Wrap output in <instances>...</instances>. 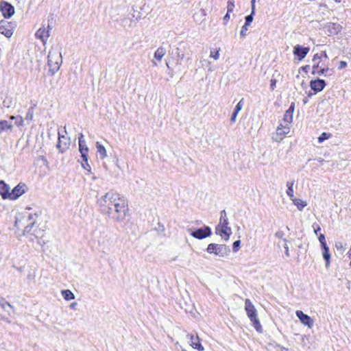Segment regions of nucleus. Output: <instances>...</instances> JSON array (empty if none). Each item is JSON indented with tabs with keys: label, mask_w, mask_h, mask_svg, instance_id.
Instances as JSON below:
<instances>
[{
	"label": "nucleus",
	"mask_w": 351,
	"mask_h": 351,
	"mask_svg": "<svg viewBox=\"0 0 351 351\" xmlns=\"http://www.w3.org/2000/svg\"><path fill=\"white\" fill-rule=\"evenodd\" d=\"M319 56L322 57V60H324V62L328 59V55L326 51H322Z\"/></svg>",
	"instance_id": "obj_47"
},
{
	"label": "nucleus",
	"mask_w": 351,
	"mask_h": 351,
	"mask_svg": "<svg viewBox=\"0 0 351 351\" xmlns=\"http://www.w3.org/2000/svg\"><path fill=\"white\" fill-rule=\"evenodd\" d=\"M324 28L326 29L330 36L337 35L341 32L342 26L339 23H328L325 25Z\"/></svg>",
	"instance_id": "obj_16"
},
{
	"label": "nucleus",
	"mask_w": 351,
	"mask_h": 351,
	"mask_svg": "<svg viewBox=\"0 0 351 351\" xmlns=\"http://www.w3.org/2000/svg\"><path fill=\"white\" fill-rule=\"evenodd\" d=\"M253 16L254 14H252V11L251 12V14L250 15H247L245 16V26H250L251 23L253 21Z\"/></svg>",
	"instance_id": "obj_38"
},
{
	"label": "nucleus",
	"mask_w": 351,
	"mask_h": 351,
	"mask_svg": "<svg viewBox=\"0 0 351 351\" xmlns=\"http://www.w3.org/2000/svg\"><path fill=\"white\" fill-rule=\"evenodd\" d=\"M189 230L191 232V235L197 239H203L210 237L212 234L211 228L208 226H204V228L195 229L193 230L189 229Z\"/></svg>",
	"instance_id": "obj_8"
},
{
	"label": "nucleus",
	"mask_w": 351,
	"mask_h": 351,
	"mask_svg": "<svg viewBox=\"0 0 351 351\" xmlns=\"http://www.w3.org/2000/svg\"><path fill=\"white\" fill-rule=\"evenodd\" d=\"M49 30V25L47 26V29L44 27H40L37 30L35 36L37 38L40 39L43 43L45 45L50 36Z\"/></svg>",
	"instance_id": "obj_14"
},
{
	"label": "nucleus",
	"mask_w": 351,
	"mask_h": 351,
	"mask_svg": "<svg viewBox=\"0 0 351 351\" xmlns=\"http://www.w3.org/2000/svg\"><path fill=\"white\" fill-rule=\"evenodd\" d=\"M323 89H312L313 92L310 91L308 94V97H311L313 95H315L318 91H321Z\"/></svg>",
	"instance_id": "obj_50"
},
{
	"label": "nucleus",
	"mask_w": 351,
	"mask_h": 351,
	"mask_svg": "<svg viewBox=\"0 0 351 351\" xmlns=\"http://www.w3.org/2000/svg\"><path fill=\"white\" fill-rule=\"evenodd\" d=\"M295 314L303 324L307 326L308 328H311L313 326V321L310 316L304 314L302 311H297Z\"/></svg>",
	"instance_id": "obj_15"
},
{
	"label": "nucleus",
	"mask_w": 351,
	"mask_h": 351,
	"mask_svg": "<svg viewBox=\"0 0 351 351\" xmlns=\"http://www.w3.org/2000/svg\"><path fill=\"white\" fill-rule=\"evenodd\" d=\"M293 184H294V181H288L287 182V189L289 188H293Z\"/></svg>",
	"instance_id": "obj_55"
},
{
	"label": "nucleus",
	"mask_w": 351,
	"mask_h": 351,
	"mask_svg": "<svg viewBox=\"0 0 351 351\" xmlns=\"http://www.w3.org/2000/svg\"><path fill=\"white\" fill-rule=\"evenodd\" d=\"M282 351H287V349H286V348H282Z\"/></svg>",
	"instance_id": "obj_64"
},
{
	"label": "nucleus",
	"mask_w": 351,
	"mask_h": 351,
	"mask_svg": "<svg viewBox=\"0 0 351 351\" xmlns=\"http://www.w3.org/2000/svg\"><path fill=\"white\" fill-rule=\"evenodd\" d=\"M255 3L256 0H251L252 14H255Z\"/></svg>",
	"instance_id": "obj_54"
},
{
	"label": "nucleus",
	"mask_w": 351,
	"mask_h": 351,
	"mask_svg": "<svg viewBox=\"0 0 351 351\" xmlns=\"http://www.w3.org/2000/svg\"><path fill=\"white\" fill-rule=\"evenodd\" d=\"M166 53V49L163 47H159L154 53V58L158 61H161Z\"/></svg>",
	"instance_id": "obj_24"
},
{
	"label": "nucleus",
	"mask_w": 351,
	"mask_h": 351,
	"mask_svg": "<svg viewBox=\"0 0 351 351\" xmlns=\"http://www.w3.org/2000/svg\"><path fill=\"white\" fill-rule=\"evenodd\" d=\"M131 20L127 17H123L120 20V24L124 27H131Z\"/></svg>",
	"instance_id": "obj_32"
},
{
	"label": "nucleus",
	"mask_w": 351,
	"mask_h": 351,
	"mask_svg": "<svg viewBox=\"0 0 351 351\" xmlns=\"http://www.w3.org/2000/svg\"><path fill=\"white\" fill-rule=\"evenodd\" d=\"M322 256L326 261V267L328 268L330 263V254L328 245L322 246Z\"/></svg>",
	"instance_id": "obj_23"
},
{
	"label": "nucleus",
	"mask_w": 351,
	"mask_h": 351,
	"mask_svg": "<svg viewBox=\"0 0 351 351\" xmlns=\"http://www.w3.org/2000/svg\"><path fill=\"white\" fill-rule=\"evenodd\" d=\"M332 136V134L329 132H322L318 137V143H322L325 140L330 138Z\"/></svg>",
	"instance_id": "obj_31"
},
{
	"label": "nucleus",
	"mask_w": 351,
	"mask_h": 351,
	"mask_svg": "<svg viewBox=\"0 0 351 351\" xmlns=\"http://www.w3.org/2000/svg\"><path fill=\"white\" fill-rule=\"evenodd\" d=\"M34 107H31L28 109V111L25 116V119L28 121H30L33 119L34 117Z\"/></svg>",
	"instance_id": "obj_34"
},
{
	"label": "nucleus",
	"mask_w": 351,
	"mask_h": 351,
	"mask_svg": "<svg viewBox=\"0 0 351 351\" xmlns=\"http://www.w3.org/2000/svg\"><path fill=\"white\" fill-rule=\"evenodd\" d=\"M80 141H85L84 139V135L82 133L80 134V136L78 137V143H80Z\"/></svg>",
	"instance_id": "obj_56"
},
{
	"label": "nucleus",
	"mask_w": 351,
	"mask_h": 351,
	"mask_svg": "<svg viewBox=\"0 0 351 351\" xmlns=\"http://www.w3.org/2000/svg\"><path fill=\"white\" fill-rule=\"evenodd\" d=\"M62 63V58L60 49L58 47H51L48 54L47 64L49 66V72L53 75L59 69Z\"/></svg>",
	"instance_id": "obj_3"
},
{
	"label": "nucleus",
	"mask_w": 351,
	"mask_h": 351,
	"mask_svg": "<svg viewBox=\"0 0 351 351\" xmlns=\"http://www.w3.org/2000/svg\"><path fill=\"white\" fill-rule=\"evenodd\" d=\"M10 119H12V120L15 119L16 120L15 124L18 126H21L23 123V119L22 118V117L11 116Z\"/></svg>",
	"instance_id": "obj_35"
},
{
	"label": "nucleus",
	"mask_w": 351,
	"mask_h": 351,
	"mask_svg": "<svg viewBox=\"0 0 351 351\" xmlns=\"http://www.w3.org/2000/svg\"><path fill=\"white\" fill-rule=\"evenodd\" d=\"M303 102H304V104H306L308 102V99L307 98H304L303 99Z\"/></svg>",
	"instance_id": "obj_61"
},
{
	"label": "nucleus",
	"mask_w": 351,
	"mask_h": 351,
	"mask_svg": "<svg viewBox=\"0 0 351 351\" xmlns=\"http://www.w3.org/2000/svg\"><path fill=\"white\" fill-rule=\"evenodd\" d=\"M285 236V233L282 230H278L276 233H275V237L277 238V239H282L283 241V239H285L284 237Z\"/></svg>",
	"instance_id": "obj_41"
},
{
	"label": "nucleus",
	"mask_w": 351,
	"mask_h": 351,
	"mask_svg": "<svg viewBox=\"0 0 351 351\" xmlns=\"http://www.w3.org/2000/svg\"><path fill=\"white\" fill-rule=\"evenodd\" d=\"M77 305V303L76 302H73L70 304V307L71 308H75V306Z\"/></svg>",
	"instance_id": "obj_59"
},
{
	"label": "nucleus",
	"mask_w": 351,
	"mask_h": 351,
	"mask_svg": "<svg viewBox=\"0 0 351 351\" xmlns=\"http://www.w3.org/2000/svg\"><path fill=\"white\" fill-rule=\"evenodd\" d=\"M61 293L65 300L69 301L75 298L74 294L69 289L62 290Z\"/></svg>",
	"instance_id": "obj_28"
},
{
	"label": "nucleus",
	"mask_w": 351,
	"mask_h": 351,
	"mask_svg": "<svg viewBox=\"0 0 351 351\" xmlns=\"http://www.w3.org/2000/svg\"><path fill=\"white\" fill-rule=\"evenodd\" d=\"M309 67H310V66H309L308 65H307V66H306L304 67V69H309Z\"/></svg>",
	"instance_id": "obj_63"
},
{
	"label": "nucleus",
	"mask_w": 351,
	"mask_h": 351,
	"mask_svg": "<svg viewBox=\"0 0 351 351\" xmlns=\"http://www.w3.org/2000/svg\"><path fill=\"white\" fill-rule=\"evenodd\" d=\"M313 74H325L327 75L330 70L324 62V60H322V57L319 56V53L314 55L313 59Z\"/></svg>",
	"instance_id": "obj_5"
},
{
	"label": "nucleus",
	"mask_w": 351,
	"mask_h": 351,
	"mask_svg": "<svg viewBox=\"0 0 351 351\" xmlns=\"http://www.w3.org/2000/svg\"><path fill=\"white\" fill-rule=\"evenodd\" d=\"M0 10L5 19L10 18L14 14V8L7 1L0 3Z\"/></svg>",
	"instance_id": "obj_11"
},
{
	"label": "nucleus",
	"mask_w": 351,
	"mask_h": 351,
	"mask_svg": "<svg viewBox=\"0 0 351 351\" xmlns=\"http://www.w3.org/2000/svg\"><path fill=\"white\" fill-rule=\"evenodd\" d=\"M237 114H238V112H234H234L232 113V117H231V118H230V121H231L232 123H234V122L235 121Z\"/></svg>",
	"instance_id": "obj_53"
},
{
	"label": "nucleus",
	"mask_w": 351,
	"mask_h": 351,
	"mask_svg": "<svg viewBox=\"0 0 351 351\" xmlns=\"http://www.w3.org/2000/svg\"><path fill=\"white\" fill-rule=\"evenodd\" d=\"M245 310L256 330L258 332H262L263 328L257 317L256 309L249 299L245 300Z\"/></svg>",
	"instance_id": "obj_4"
},
{
	"label": "nucleus",
	"mask_w": 351,
	"mask_h": 351,
	"mask_svg": "<svg viewBox=\"0 0 351 351\" xmlns=\"http://www.w3.org/2000/svg\"><path fill=\"white\" fill-rule=\"evenodd\" d=\"M201 12H202V16H204V15H205L204 10H202L201 11Z\"/></svg>",
	"instance_id": "obj_62"
},
{
	"label": "nucleus",
	"mask_w": 351,
	"mask_h": 351,
	"mask_svg": "<svg viewBox=\"0 0 351 351\" xmlns=\"http://www.w3.org/2000/svg\"><path fill=\"white\" fill-rule=\"evenodd\" d=\"M191 345L193 348L198 350L199 351H203L204 347L200 343V339L197 335H190Z\"/></svg>",
	"instance_id": "obj_19"
},
{
	"label": "nucleus",
	"mask_w": 351,
	"mask_h": 351,
	"mask_svg": "<svg viewBox=\"0 0 351 351\" xmlns=\"http://www.w3.org/2000/svg\"><path fill=\"white\" fill-rule=\"evenodd\" d=\"M326 86L324 80H311L310 82L311 88H324Z\"/></svg>",
	"instance_id": "obj_25"
},
{
	"label": "nucleus",
	"mask_w": 351,
	"mask_h": 351,
	"mask_svg": "<svg viewBox=\"0 0 351 351\" xmlns=\"http://www.w3.org/2000/svg\"><path fill=\"white\" fill-rule=\"evenodd\" d=\"M290 132L289 125L280 123L277 127L276 133L273 134L272 139L276 142H280L283 138Z\"/></svg>",
	"instance_id": "obj_7"
},
{
	"label": "nucleus",
	"mask_w": 351,
	"mask_h": 351,
	"mask_svg": "<svg viewBox=\"0 0 351 351\" xmlns=\"http://www.w3.org/2000/svg\"><path fill=\"white\" fill-rule=\"evenodd\" d=\"M347 66V63L345 61H341L339 62V66L338 67L339 69H344L345 67H346Z\"/></svg>",
	"instance_id": "obj_51"
},
{
	"label": "nucleus",
	"mask_w": 351,
	"mask_h": 351,
	"mask_svg": "<svg viewBox=\"0 0 351 351\" xmlns=\"http://www.w3.org/2000/svg\"><path fill=\"white\" fill-rule=\"evenodd\" d=\"M38 217V213L32 212L30 208H26L23 213H19L15 219L17 236H25L32 242H34V238L43 237V231L34 227Z\"/></svg>",
	"instance_id": "obj_2"
},
{
	"label": "nucleus",
	"mask_w": 351,
	"mask_h": 351,
	"mask_svg": "<svg viewBox=\"0 0 351 351\" xmlns=\"http://www.w3.org/2000/svg\"><path fill=\"white\" fill-rule=\"evenodd\" d=\"M0 195L3 199H10V186L3 180L0 181Z\"/></svg>",
	"instance_id": "obj_18"
},
{
	"label": "nucleus",
	"mask_w": 351,
	"mask_h": 351,
	"mask_svg": "<svg viewBox=\"0 0 351 351\" xmlns=\"http://www.w3.org/2000/svg\"><path fill=\"white\" fill-rule=\"evenodd\" d=\"M230 13L227 12L226 14L224 16V17L223 19L224 25H226L228 23V22L229 21L230 18Z\"/></svg>",
	"instance_id": "obj_48"
},
{
	"label": "nucleus",
	"mask_w": 351,
	"mask_h": 351,
	"mask_svg": "<svg viewBox=\"0 0 351 351\" xmlns=\"http://www.w3.org/2000/svg\"><path fill=\"white\" fill-rule=\"evenodd\" d=\"M42 159H43V160L44 163H45L46 165H47V164H48V161L47 160V159H45L44 157H43V158H42Z\"/></svg>",
	"instance_id": "obj_60"
},
{
	"label": "nucleus",
	"mask_w": 351,
	"mask_h": 351,
	"mask_svg": "<svg viewBox=\"0 0 351 351\" xmlns=\"http://www.w3.org/2000/svg\"><path fill=\"white\" fill-rule=\"evenodd\" d=\"M1 306L3 307V308L4 309H6L7 307L10 308H12V306L10 304L9 302H3L2 304H1Z\"/></svg>",
	"instance_id": "obj_52"
},
{
	"label": "nucleus",
	"mask_w": 351,
	"mask_h": 351,
	"mask_svg": "<svg viewBox=\"0 0 351 351\" xmlns=\"http://www.w3.org/2000/svg\"><path fill=\"white\" fill-rule=\"evenodd\" d=\"M14 25L11 22L5 20L0 21V34L7 38H10L13 34Z\"/></svg>",
	"instance_id": "obj_10"
},
{
	"label": "nucleus",
	"mask_w": 351,
	"mask_h": 351,
	"mask_svg": "<svg viewBox=\"0 0 351 351\" xmlns=\"http://www.w3.org/2000/svg\"><path fill=\"white\" fill-rule=\"evenodd\" d=\"M283 242L285 243L284 245H283V247L285 249V255L287 257H289L290 256V254H289V246H288V244H287L288 241H287V239H283Z\"/></svg>",
	"instance_id": "obj_37"
},
{
	"label": "nucleus",
	"mask_w": 351,
	"mask_h": 351,
	"mask_svg": "<svg viewBox=\"0 0 351 351\" xmlns=\"http://www.w3.org/2000/svg\"><path fill=\"white\" fill-rule=\"evenodd\" d=\"M79 144V151L81 154V157L83 160H87V156H88V147L86 145V141H80Z\"/></svg>",
	"instance_id": "obj_20"
},
{
	"label": "nucleus",
	"mask_w": 351,
	"mask_h": 351,
	"mask_svg": "<svg viewBox=\"0 0 351 351\" xmlns=\"http://www.w3.org/2000/svg\"><path fill=\"white\" fill-rule=\"evenodd\" d=\"M88 156H87V160H82V167L83 169H84L85 170H86L88 171V173H91V167L90 165L88 164Z\"/></svg>",
	"instance_id": "obj_33"
},
{
	"label": "nucleus",
	"mask_w": 351,
	"mask_h": 351,
	"mask_svg": "<svg viewBox=\"0 0 351 351\" xmlns=\"http://www.w3.org/2000/svg\"><path fill=\"white\" fill-rule=\"evenodd\" d=\"M249 26H245V24L242 27L241 30L240 32V36L242 38H245L246 36V32L248 29Z\"/></svg>",
	"instance_id": "obj_42"
},
{
	"label": "nucleus",
	"mask_w": 351,
	"mask_h": 351,
	"mask_svg": "<svg viewBox=\"0 0 351 351\" xmlns=\"http://www.w3.org/2000/svg\"><path fill=\"white\" fill-rule=\"evenodd\" d=\"M309 51L308 47L297 45L293 48V54L297 56L298 60L304 59Z\"/></svg>",
	"instance_id": "obj_13"
},
{
	"label": "nucleus",
	"mask_w": 351,
	"mask_h": 351,
	"mask_svg": "<svg viewBox=\"0 0 351 351\" xmlns=\"http://www.w3.org/2000/svg\"><path fill=\"white\" fill-rule=\"evenodd\" d=\"M27 187L25 184L19 183L10 192V199L14 200L19 198L26 191Z\"/></svg>",
	"instance_id": "obj_12"
},
{
	"label": "nucleus",
	"mask_w": 351,
	"mask_h": 351,
	"mask_svg": "<svg viewBox=\"0 0 351 351\" xmlns=\"http://www.w3.org/2000/svg\"><path fill=\"white\" fill-rule=\"evenodd\" d=\"M295 109V104L292 102L288 110H286L284 117L283 122L285 125H289L293 121V114Z\"/></svg>",
	"instance_id": "obj_17"
},
{
	"label": "nucleus",
	"mask_w": 351,
	"mask_h": 351,
	"mask_svg": "<svg viewBox=\"0 0 351 351\" xmlns=\"http://www.w3.org/2000/svg\"><path fill=\"white\" fill-rule=\"evenodd\" d=\"M210 56L211 58H214L215 60H218V59H219V51H216L215 53H213V51H211Z\"/></svg>",
	"instance_id": "obj_46"
},
{
	"label": "nucleus",
	"mask_w": 351,
	"mask_h": 351,
	"mask_svg": "<svg viewBox=\"0 0 351 351\" xmlns=\"http://www.w3.org/2000/svg\"><path fill=\"white\" fill-rule=\"evenodd\" d=\"M313 227L314 228V232L315 234H317V232L321 230V228L318 224L313 223Z\"/></svg>",
	"instance_id": "obj_49"
},
{
	"label": "nucleus",
	"mask_w": 351,
	"mask_h": 351,
	"mask_svg": "<svg viewBox=\"0 0 351 351\" xmlns=\"http://www.w3.org/2000/svg\"><path fill=\"white\" fill-rule=\"evenodd\" d=\"M104 238H105V237H104L102 239H99V240H98L99 244L100 245H104V244H105Z\"/></svg>",
	"instance_id": "obj_58"
},
{
	"label": "nucleus",
	"mask_w": 351,
	"mask_h": 351,
	"mask_svg": "<svg viewBox=\"0 0 351 351\" xmlns=\"http://www.w3.org/2000/svg\"><path fill=\"white\" fill-rule=\"evenodd\" d=\"M209 254H214L219 257H225L230 252V249L228 246L223 244L210 243L206 249Z\"/></svg>",
	"instance_id": "obj_6"
},
{
	"label": "nucleus",
	"mask_w": 351,
	"mask_h": 351,
	"mask_svg": "<svg viewBox=\"0 0 351 351\" xmlns=\"http://www.w3.org/2000/svg\"><path fill=\"white\" fill-rule=\"evenodd\" d=\"M12 127V123L10 121L6 120L0 121V133L3 131L10 130Z\"/></svg>",
	"instance_id": "obj_26"
},
{
	"label": "nucleus",
	"mask_w": 351,
	"mask_h": 351,
	"mask_svg": "<svg viewBox=\"0 0 351 351\" xmlns=\"http://www.w3.org/2000/svg\"><path fill=\"white\" fill-rule=\"evenodd\" d=\"M70 138L62 134L60 132H58V142L56 147L58 149L60 153L65 152L70 146Z\"/></svg>",
	"instance_id": "obj_9"
},
{
	"label": "nucleus",
	"mask_w": 351,
	"mask_h": 351,
	"mask_svg": "<svg viewBox=\"0 0 351 351\" xmlns=\"http://www.w3.org/2000/svg\"><path fill=\"white\" fill-rule=\"evenodd\" d=\"M287 194L290 197L291 199L294 198V191L293 188H289L287 190Z\"/></svg>",
	"instance_id": "obj_45"
},
{
	"label": "nucleus",
	"mask_w": 351,
	"mask_h": 351,
	"mask_svg": "<svg viewBox=\"0 0 351 351\" xmlns=\"http://www.w3.org/2000/svg\"><path fill=\"white\" fill-rule=\"evenodd\" d=\"M96 148L97 150V152L100 155L101 158H104L107 154H106V150L101 144H100L99 142L96 143Z\"/></svg>",
	"instance_id": "obj_29"
},
{
	"label": "nucleus",
	"mask_w": 351,
	"mask_h": 351,
	"mask_svg": "<svg viewBox=\"0 0 351 351\" xmlns=\"http://www.w3.org/2000/svg\"><path fill=\"white\" fill-rule=\"evenodd\" d=\"M234 8V2L233 1H228L227 3V12L232 13Z\"/></svg>",
	"instance_id": "obj_36"
},
{
	"label": "nucleus",
	"mask_w": 351,
	"mask_h": 351,
	"mask_svg": "<svg viewBox=\"0 0 351 351\" xmlns=\"http://www.w3.org/2000/svg\"><path fill=\"white\" fill-rule=\"evenodd\" d=\"M318 239H319V243L321 244V247L322 246H324V245H327L324 234H320L319 237H318Z\"/></svg>",
	"instance_id": "obj_40"
},
{
	"label": "nucleus",
	"mask_w": 351,
	"mask_h": 351,
	"mask_svg": "<svg viewBox=\"0 0 351 351\" xmlns=\"http://www.w3.org/2000/svg\"><path fill=\"white\" fill-rule=\"evenodd\" d=\"M221 217H220V222L219 226L221 225H228V219L227 217V214L225 210H223L221 211Z\"/></svg>",
	"instance_id": "obj_30"
},
{
	"label": "nucleus",
	"mask_w": 351,
	"mask_h": 351,
	"mask_svg": "<svg viewBox=\"0 0 351 351\" xmlns=\"http://www.w3.org/2000/svg\"><path fill=\"white\" fill-rule=\"evenodd\" d=\"M216 232L217 233L218 232H220V234H224L225 235H226L227 237L226 238V240L228 239L230 235L232 233L231 228L228 226V225H221L220 229L219 225H218L217 227L216 228Z\"/></svg>",
	"instance_id": "obj_22"
},
{
	"label": "nucleus",
	"mask_w": 351,
	"mask_h": 351,
	"mask_svg": "<svg viewBox=\"0 0 351 351\" xmlns=\"http://www.w3.org/2000/svg\"><path fill=\"white\" fill-rule=\"evenodd\" d=\"M35 277H36V274H35V272L34 271H30L27 274V278L28 280V282H34L35 281Z\"/></svg>",
	"instance_id": "obj_39"
},
{
	"label": "nucleus",
	"mask_w": 351,
	"mask_h": 351,
	"mask_svg": "<svg viewBox=\"0 0 351 351\" xmlns=\"http://www.w3.org/2000/svg\"><path fill=\"white\" fill-rule=\"evenodd\" d=\"M276 80H274V79L271 80V81H270V87L273 88L274 86H276Z\"/></svg>",
	"instance_id": "obj_57"
},
{
	"label": "nucleus",
	"mask_w": 351,
	"mask_h": 351,
	"mask_svg": "<svg viewBox=\"0 0 351 351\" xmlns=\"http://www.w3.org/2000/svg\"><path fill=\"white\" fill-rule=\"evenodd\" d=\"M174 56L176 60V64L180 65L182 60L184 58V47H177L175 50Z\"/></svg>",
	"instance_id": "obj_21"
},
{
	"label": "nucleus",
	"mask_w": 351,
	"mask_h": 351,
	"mask_svg": "<svg viewBox=\"0 0 351 351\" xmlns=\"http://www.w3.org/2000/svg\"><path fill=\"white\" fill-rule=\"evenodd\" d=\"M100 213L114 222H123L128 215L127 199L113 191L107 192L97 199Z\"/></svg>",
	"instance_id": "obj_1"
},
{
	"label": "nucleus",
	"mask_w": 351,
	"mask_h": 351,
	"mask_svg": "<svg viewBox=\"0 0 351 351\" xmlns=\"http://www.w3.org/2000/svg\"><path fill=\"white\" fill-rule=\"evenodd\" d=\"M243 99H241L240 101L237 104L234 112H239L243 108Z\"/></svg>",
	"instance_id": "obj_43"
},
{
	"label": "nucleus",
	"mask_w": 351,
	"mask_h": 351,
	"mask_svg": "<svg viewBox=\"0 0 351 351\" xmlns=\"http://www.w3.org/2000/svg\"><path fill=\"white\" fill-rule=\"evenodd\" d=\"M291 201L300 210H302L307 205L306 202L301 199L294 197L291 199Z\"/></svg>",
	"instance_id": "obj_27"
},
{
	"label": "nucleus",
	"mask_w": 351,
	"mask_h": 351,
	"mask_svg": "<svg viewBox=\"0 0 351 351\" xmlns=\"http://www.w3.org/2000/svg\"><path fill=\"white\" fill-rule=\"evenodd\" d=\"M240 245H241V241L240 240L235 241L233 243V246H232L233 251L234 252H237L239 248V247H240Z\"/></svg>",
	"instance_id": "obj_44"
}]
</instances>
